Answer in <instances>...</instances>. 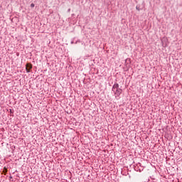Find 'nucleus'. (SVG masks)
Segmentation results:
<instances>
[{"instance_id":"f257e3e1","label":"nucleus","mask_w":182,"mask_h":182,"mask_svg":"<svg viewBox=\"0 0 182 182\" xmlns=\"http://www.w3.org/2000/svg\"><path fill=\"white\" fill-rule=\"evenodd\" d=\"M112 92L115 95V97H119L123 92V90L119 87L118 83H114L112 86Z\"/></svg>"},{"instance_id":"f03ea898","label":"nucleus","mask_w":182,"mask_h":182,"mask_svg":"<svg viewBox=\"0 0 182 182\" xmlns=\"http://www.w3.org/2000/svg\"><path fill=\"white\" fill-rule=\"evenodd\" d=\"M31 69H32V64L31 63H28L26 65V70L27 73H31Z\"/></svg>"},{"instance_id":"7ed1b4c3","label":"nucleus","mask_w":182,"mask_h":182,"mask_svg":"<svg viewBox=\"0 0 182 182\" xmlns=\"http://www.w3.org/2000/svg\"><path fill=\"white\" fill-rule=\"evenodd\" d=\"M31 8H35V4H34L33 3H32V4H31Z\"/></svg>"},{"instance_id":"20e7f679","label":"nucleus","mask_w":182,"mask_h":182,"mask_svg":"<svg viewBox=\"0 0 182 182\" xmlns=\"http://www.w3.org/2000/svg\"><path fill=\"white\" fill-rule=\"evenodd\" d=\"M136 9L137 11H140V6H136Z\"/></svg>"},{"instance_id":"39448f33","label":"nucleus","mask_w":182,"mask_h":182,"mask_svg":"<svg viewBox=\"0 0 182 182\" xmlns=\"http://www.w3.org/2000/svg\"><path fill=\"white\" fill-rule=\"evenodd\" d=\"M9 110L11 114L14 113V112H12V109H9Z\"/></svg>"},{"instance_id":"423d86ee","label":"nucleus","mask_w":182,"mask_h":182,"mask_svg":"<svg viewBox=\"0 0 182 182\" xmlns=\"http://www.w3.org/2000/svg\"><path fill=\"white\" fill-rule=\"evenodd\" d=\"M68 12H70V9H68Z\"/></svg>"},{"instance_id":"0eeeda50","label":"nucleus","mask_w":182,"mask_h":182,"mask_svg":"<svg viewBox=\"0 0 182 182\" xmlns=\"http://www.w3.org/2000/svg\"><path fill=\"white\" fill-rule=\"evenodd\" d=\"M71 43H73V41H72Z\"/></svg>"}]
</instances>
